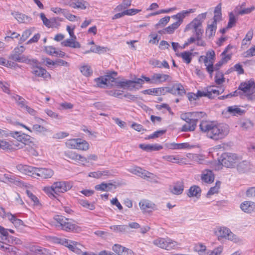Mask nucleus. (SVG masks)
<instances>
[{"instance_id":"nucleus-1","label":"nucleus","mask_w":255,"mask_h":255,"mask_svg":"<svg viewBox=\"0 0 255 255\" xmlns=\"http://www.w3.org/2000/svg\"><path fill=\"white\" fill-rule=\"evenodd\" d=\"M201 130L210 138L217 140L226 136L230 131L225 124H217L213 122L202 121L199 125Z\"/></svg>"},{"instance_id":"nucleus-2","label":"nucleus","mask_w":255,"mask_h":255,"mask_svg":"<svg viewBox=\"0 0 255 255\" xmlns=\"http://www.w3.org/2000/svg\"><path fill=\"white\" fill-rule=\"evenodd\" d=\"M193 10L192 9L189 10H183L180 12L178 13L175 15H173L171 16L173 19L177 20V21L170 25L166 28L163 29L162 30L158 31V33L160 34H172L174 31L177 29L179 26L182 23L183 19L189 13L192 12Z\"/></svg>"},{"instance_id":"nucleus-3","label":"nucleus","mask_w":255,"mask_h":255,"mask_svg":"<svg viewBox=\"0 0 255 255\" xmlns=\"http://www.w3.org/2000/svg\"><path fill=\"white\" fill-rule=\"evenodd\" d=\"M117 72L113 71V83H115L118 87L123 88H128L129 90H133L134 89H138L136 88V84L141 85L143 84V80L142 79L136 78L134 80H122L119 81L113 76H116Z\"/></svg>"},{"instance_id":"nucleus-4","label":"nucleus","mask_w":255,"mask_h":255,"mask_svg":"<svg viewBox=\"0 0 255 255\" xmlns=\"http://www.w3.org/2000/svg\"><path fill=\"white\" fill-rule=\"evenodd\" d=\"M222 164L228 168L234 167L242 159L240 156L236 153H226L222 156Z\"/></svg>"},{"instance_id":"nucleus-5","label":"nucleus","mask_w":255,"mask_h":255,"mask_svg":"<svg viewBox=\"0 0 255 255\" xmlns=\"http://www.w3.org/2000/svg\"><path fill=\"white\" fill-rule=\"evenodd\" d=\"M153 244L156 247L167 250L174 249L178 245L176 241L168 238H158L153 240Z\"/></svg>"},{"instance_id":"nucleus-6","label":"nucleus","mask_w":255,"mask_h":255,"mask_svg":"<svg viewBox=\"0 0 255 255\" xmlns=\"http://www.w3.org/2000/svg\"><path fill=\"white\" fill-rule=\"evenodd\" d=\"M24 50L25 47L23 46L15 47L9 55V58L15 62L29 63L31 60L22 54Z\"/></svg>"},{"instance_id":"nucleus-7","label":"nucleus","mask_w":255,"mask_h":255,"mask_svg":"<svg viewBox=\"0 0 255 255\" xmlns=\"http://www.w3.org/2000/svg\"><path fill=\"white\" fill-rule=\"evenodd\" d=\"M219 233L221 237L227 239L235 243L238 244H242L243 243L242 239L233 234L231 231L227 227H221L219 230Z\"/></svg>"},{"instance_id":"nucleus-8","label":"nucleus","mask_w":255,"mask_h":255,"mask_svg":"<svg viewBox=\"0 0 255 255\" xmlns=\"http://www.w3.org/2000/svg\"><path fill=\"white\" fill-rule=\"evenodd\" d=\"M200 59H202L204 61L205 65L206 67V70L212 77L213 75V64L215 62V53L213 50H210L207 52L206 55L201 56Z\"/></svg>"},{"instance_id":"nucleus-9","label":"nucleus","mask_w":255,"mask_h":255,"mask_svg":"<svg viewBox=\"0 0 255 255\" xmlns=\"http://www.w3.org/2000/svg\"><path fill=\"white\" fill-rule=\"evenodd\" d=\"M238 90L242 91L248 95H251L255 92V82L251 80L242 83L239 86Z\"/></svg>"},{"instance_id":"nucleus-10","label":"nucleus","mask_w":255,"mask_h":255,"mask_svg":"<svg viewBox=\"0 0 255 255\" xmlns=\"http://www.w3.org/2000/svg\"><path fill=\"white\" fill-rule=\"evenodd\" d=\"M53 188L55 190V194L64 193L69 190L72 187V184L67 181L55 182L53 184Z\"/></svg>"},{"instance_id":"nucleus-11","label":"nucleus","mask_w":255,"mask_h":255,"mask_svg":"<svg viewBox=\"0 0 255 255\" xmlns=\"http://www.w3.org/2000/svg\"><path fill=\"white\" fill-rule=\"evenodd\" d=\"M0 216L3 218L7 217L8 219L14 225L15 227H19L23 225V221L19 219L16 218L14 215L11 214L10 213L6 214L4 209L1 208L0 209Z\"/></svg>"},{"instance_id":"nucleus-12","label":"nucleus","mask_w":255,"mask_h":255,"mask_svg":"<svg viewBox=\"0 0 255 255\" xmlns=\"http://www.w3.org/2000/svg\"><path fill=\"white\" fill-rule=\"evenodd\" d=\"M254 168L253 165L248 160L239 162L237 164V171L240 173H246L251 171Z\"/></svg>"},{"instance_id":"nucleus-13","label":"nucleus","mask_w":255,"mask_h":255,"mask_svg":"<svg viewBox=\"0 0 255 255\" xmlns=\"http://www.w3.org/2000/svg\"><path fill=\"white\" fill-rule=\"evenodd\" d=\"M139 205L141 210L144 213H150L156 209V205L148 200L140 201L139 203Z\"/></svg>"},{"instance_id":"nucleus-14","label":"nucleus","mask_w":255,"mask_h":255,"mask_svg":"<svg viewBox=\"0 0 255 255\" xmlns=\"http://www.w3.org/2000/svg\"><path fill=\"white\" fill-rule=\"evenodd\" d=\"M11 136L25 145L31 142V137L30 135L20 132L13 131L11 133Z\"/></svg>"},{"instance_id":"nucleus-15","label":"nucleus","mask_w":255,"mask_h":255,"mask_svg":"<svg viewBox=\"0 0 255 255\" xmlns=\"http://www.w3.org/2000/svg\"><path fill=\"white\" fill-rule=\"evenodd\" d=\"M16 169L21 173L30 176L36 175L37 168L24 164H18L16 166Z\"/></svg>"},{"instance_id":"nucleus-16","label":"nucleus","mask_w":255,"mask_h":255,"mask_svg":"<svg viewBox=\"0 0 255 255\" xmlns=\"http://www.w3.org/2000/svg\"><path fill=\"white\" fill-rule=\"evenodd\" d=\"M111 78H112V72H110L107 75L96 78L95 81L98 87L105 88L108 86Z\"/></svg>"},{"instance_id":"nucleus-17","label":"nucleus","mask_w":255,"mask_h":255,"mask_svg":"<svg viewBox=\"0 0 255 255\" xmlns=\"http://www.w3.org/2000/svg\"><path fill=\"white\" fill-rule=\"evenodd\" d=\"M184 185L183 181H178L173 183V185L169 187V190L171 193L174 195H180L184 190Z\"/></svg>"},{"instance_id":"nucleus-18","label":"nucleus","mask_w":255,"mask_h":255,"mask_svg":"<svg viewBox=\"0 0 255 255\" xmlns=\"http://www.w3.org/2000/svg\"><path fill=\"white\" fill-rule=\"evenodd\" d=\"M54 174V171L50 168H37L36 175L40 177L42 179L51 178Z\"/></svg>"},{"instance_id":"nucleus-19","label":"nucleus","mask_w":255,"mask_h":255,"mask_svg":"<svg viewBox=\"0 0 255 255\" xmlns=\"http://www.w3.org/2000/svg\"><path fill=\"white\" fill-rule=\"evenodd\" d=\"M168 80H171V77L167 74L156 73L152 75V84H160Z\"/></svg>"},{"instance_id":"nucleus-20","label":"nucleus","mask_w":255,"mask_h":255,"mask_svg":"<svg viewBox=\"0 0 255 255\" xmlns=\"http://www.w3.org/2000/svg\"><path fill=\"white\" fill-rule=\"evenodd\" d=\"M164 88L168 93L173 95L182 96L185 94V90L181 84H175L171 88L165 87Z\"/></svg>"},{"instance_id":"nucleus-21","label":"nucleus","mask_w":255,"mask_h":255,"mask_svg":"<svg viewBox=\"0 0 255 255\" xmlns=\"http://www.w3.org/2000/svg\"><path fill=\"white\" fill-rule=\"evenodd\" d=\"M31 73L36 76L42 77L44 79L50 78L51 77L50 75L46 69L39 66H33L32 68Z\"/></svg>"},{"instance_id":"nucleus-22","label":"nucleus","mask_w":255,"mask_h":255,"mask_svg":"<svg viewBox=\"0 0 255 255\" xmlns=\"http://www.w3.org/2000/svg\"><path fill=\"white\" fill-rule=\"evenodd\" d=\"M130 172L142 178L150 177L151 173L142 169L139 167H134L130 169Z\"/></svg>"},{"instance_id":"nucleus-23","label":"nucleus","mask_w":255,"mask_h":255,"mask_svg":"<svg viewBox=\"0 0 255 255\" xmlns=\"http://www.w3.org/2000/svg\"><path fill=\"white\" fill-rule=\"evenodd\" d=\"M201 178L203 182L206 183H210L214 181V175L212 171L210 170H205L202 171Z\"/></svg>"},{"instance_id":"nucleus-24","label":"nucleus","mask_w":255,"mask_h":255,"mask_svg":"<svg viewBox=\"0 0 255 255\" xmlns=\"http://www.w3.org/2000/svg\"><path fill=\"white\" fill-rule=\"evenodd\" d=\"M224 90L221 88L215 86H210L207 87L208 92V98L213 99L223 92Z\"/></svg>"},{"instance_id":"nucleus-25","label":"nucleus","mask_w":255,"mask_h":255,"mask_svg":"<svg viewBox=\"0 0 255 255\" xmlns=\"http://www.w3.org/2000/svg\"><path fill=\"white\" fill-rule=\"evenodd\" d=\"M240 207L245 212L251 213L255 212V203L252 201H245L242 203Z\"/></svg>"},{"instance_id":"nucleus-26","label":"nucleus","mask_w":255,"mask_h":255,"mask_svg":"<svg viewBox=\"0 0 255 255\" xmlns=\"http://www.w3.org/2000/svg\"><path fill=\"white\" fill-rule=\"evenodd\" d=\"M139 147L146 151H157L163 148V146L158 144H140Z\"/></svg>"},{"instance_id":"nucleus-27","label":"nucleus","mask_w":255,"mask_h":255,"mask_svg":"<svg viewBox=\"0 0 255 255\" xmlns=\"http://www.w3.org/2000/svg\"><path fill=\"white\" fill-rule=\"evenodd\" d=\"M165 91V88L164 87L161 88H152L150 89H147L142 91L141 92L143 94L146 95H161L164 94Z\"/></svg>"},{"instance_id":"nucleus-28","label":"nucleus","mask_w":255,"mask_h":255,"mask_svg":"<svg viewBox=\"0 0 255 255\" xmlns=\"http://www.w3.org/2000/svg\"><path fill=\"white\" fill-rule=\"evenodd\" d=\"M65 156L69 159L74 160L75 161L80 160L82 161H86L85 157L82 156V155L76 153L75 152L73 151H67L64 153Z\"/></svg>"},{"instance_id":"nucleus-29","label":"nucleus","mask_w":255,"mask_h":255,"mask_svg":"<svg viewBox=\"0 0 255 255\" xmlns=\"http://www.w3.org/2000/svg\"><path fill=\"white\" fill-rule=\"evenodd\" d=\"M189 113L193 122L192 125H195L196 127L197 126V122L199 120H201L202 118L206 116V114L202 112H189Z\"/></svg>"},{"instance_id":"nucleus-30","label":"nucleus","mask_w":255,"mask_h":255,"mask_svg":"<svg viewBox=\"0 0 255 255\" xmlns=\"http://www.w3.org/2000/svg\"><path fill=\"white\" fill-rule=\"evenodd\" d=\"M201 190L200 188L196 185L191 186L188 190L187 195L189 197H196L198 198L200 196Z\"/></svg>"},{"instance_id":"nucleus-31","label":"nucleus","mask_w":255,"mask_h":255,"mask_svg":"<svg viewBox=\"0 0 255 255\" xmlns=\"http://www.w3.org/2000/svg\"><path fill=\"white\" fill-rule=\"evenodd\" d=\"M193 250L197 252L199 255H208L209 252L207 251L206 247L202 243H198L195 245Z\"/></svg>"},{"instance_id":"nucleus-32","label":"nucleus","mask_w":255,"mask_h":255,"mask_svg":"<svg viewBox=\"0 0 255 255\" xmlns=\"http://www.w3.org/2000/svg\"><path fill=\"white\" fill-rule=\"evenodd\" d=\"M217 29V23L212 22L211 24L208 23L206 29V35L211 38L215 34Z\"/></svg>"},{"instance_id":"nucleus-33","label":"nucleus","mask_w":255,"mask_h":255,"mask_svg":"<svg viewBox=\"0 0 255 255\" xmlns=\"http://www.w3.org/2000/svg\"><path fill=\"white\" fill-rule=\"evenodd\" d=\"M221 3L218 4L215 8L214 10V15L213 17L214 23H217V22L220 21L222 20V13H221Z\"/></svg>"},{"instance_id":"nucleus-34","label":"nucleus","mask_w":255,"mask_h":255,"mask_svg":"<svg viewBox=\"0 0 255 255\" xmlns=\"http://www.w3.org/2000/svg\"><path fill=\"white\" fill-rule=\"evenodd\" d=\"M176 55L178 57H181L183 61L187 64H189L191 61L192 53L191 52L186 51Z\"/></svg>"},{"instance_id":"nucleus-35","label":"nucleus","mask_w":255,"mask_h":255,"mask_svg":"<svg viewBox=\"0 0 255 255\" xmlns=\"http://www.w3.org/2000/svg\"><path fill=\"white\" fill-rule=\"evenodd\" d=\"M12 14L13 15L14 17L20 23H25L28 22L30 20V17H29L28 16L18 12L12 13Z\"/></svg>"},{"instance_id":"nucleus-36","label":"nucleus","mask_w":255,"mask_h":255,"mask_svg":"<svg viewBox=\"0 0 255 255\" xmlns=\"http://www.w3.org/2000/svg\"><path fill=\"white\" fill-rule=\"evenodd\" d=\"M79 229V227L75 224V221L70 219L66 224V226L65 225L64 227V230L66 231H77Z\"/></svg>"},{"instance_id":"nucleus-37","label":"nucleus","mask_w":255,"mask_h":255,"mask_svg":"<svg viewBox=\"0 0 255 255\" xmlns=\"http://www.w3.org/2000/svg\"><path fill=\"white\" fill-rule=\"evenodd\" d=\"M87 4V2L84 0H77L76 1L72 2L70 5L73 8L85 9L87 8L86 4Z\"/></svg>"},{"instance_id":"nucleus-38","label":"nucleus","mask_w":255,"mask_h":255,"mask_svg":"<svg viewBox=\"0 0 255 255\" xmlns=\"http://www.w3.org/2000/svg\"><path fill=\"white\" fill-rule=\"evenodd\" d=\"M12 98L15 100L16 104L21 108H24L26 106L27 101L22 97L15 95L12 97Z\"/></svg>"},{"instance_id":"nucleus-39","label":"nucleus","mask_w":255,"mask_h":255,"mask_svg":"<svg viewBox=\"0 0 255 255\" xmlns=\"http://www.w3.org/2000/svg\"><path fill=\"white\" fill-rule=\"evenodd\" d=\"M110 174V172L109 171H98L96 172H90L89 176L96 178H100L104 176L109 175Z\"/></svg>"},{"instance_id":"nucleus-40","label":"nucleus","mask_w":255,"mask_h":255,"mask_svg":"<svg viewBox=\"0 0 255 255\" xmlns=\"http://www.w3.org/2000/svg\"><path fill=\"white\" fill-rule=\"evenodd\" d=\"M231 48H232L231 46H230V45H228L221 53L222 59L221 60L224 64L226 63L231 58L232 54H227L228 50Z\"/></svg>"},{"instance_id":"nucleus-41","label":"nucleus","mask_w":255,"mask_h":255,"mask_svg":"<svg viewBox=\"0 0 255 255\" xmlns=\"http://www.w3.org/2000/svg\"><path fill=\"white\" fill-rule=\"evenodd\" d=\"M55 219L57 222L60 224L61 229L63 230L65 225L66 226L67 223L70 221V219L60 215H57L55 217Z\"/></svg>"},{"instance_id":"nucleus-42","label":"nucleus","mask_w":255,"mask_h":255,"mask_svg":"<svg viewBox=\"0 0 255 255\" xmlns=\"http://www.w3.org/2000/svg\"><path fill=\"white\" fill-rule=\"evenodd\" d=\"M55 219L57 222L60 224L61 229L63 230L65 225L66 226L67 223L70 221V219L60 215H57L55 217Z\"/></svg>"},{"instance_id":"nucleus-43","label":"nucleus","mask_w":255,"mask_h":255,"mask_svg":"<svg viewBox=\"0 0 255 255\" xmlns=\"http://www.w3.org/2000/svg\"><path fill=\"white\" fill-rule=\"evenodd\" d=\"M80 70L82 74L86 77H89L93 74L91 67L88 65H84L80 68Z\"/></svg>"},{"instance_id":"nucleus-44","label":"nucleus","mask_w":255,"mask_h":255,"mask_svg":"<svg viewBox=\"0 0 255 255\" xmlns=\"http://www.w3.org/2000/svg\"><path fill=\"white\" fill-rule=\"evenodd\" d=\"M110 185H112V183H105L103 182L100 184L96 185L95 186V189L97 191L107 192L110 189Z\"/></svg>"},{"instance_id":"nucleus-45","label":"nucleus","mask_w":255,"mask_h":255,"mask_svg":"<svg viewBox=\"0 0 255 255\" xmlns=\"http://www.w3.org/2000/svg\"><path fill=\"white\" fill-rule=\"evenodd\" d=\"M30 251L31 252L37 255H45L47 252L46 249L38 246L31 247L30 248Z\"/></svg>"},{"instance_id":"nucleus-46","label":"nucleus","mask_w":255,"mask_h":255,"mask_svg":"<svg viewBox=\"0 0 255 255\" xmlns=\"http://www.w3.org/2000/svg\"><path fill=\"white\" fill-rule=\"evenodd\" d=\"M0 181L3 182H9L11 183H15L17 181L15 175L12 174H4L3 177V180Z\"/></svg>"},{"instance_id":"nucleus-47","label":"nucleus","mask_w":255,"mask_h":255,"mask_svg":"<svg viewBox=\"0 0 255 255\" xmlns=\"http://www.w3.org/2000/svg\"><path fill=\"white\" fill-rule=\"evenodd\" d=\"M162 158L166 161L173 163H179L182 160L178 156L174 155H164Z\"/></svg>"},{"instance_id":"nucleus-48","label":"nucleus","mask_w":255,"mask_h":255,"mask_svg":"<svg viewBox=\"0 0 255 255\" xmlns=\"http://www.w3.org/2000/svg\"><path fill=\"white\" fill-rule=\"evenodd\" d=\"M170 17L169 16H165L161 18L158 22L155 25V27L156 28H158L159 27H164L166 25L170 20Z\"/></svg>"},{"instance_id":"nucleus-49","label":"nucleus","mask_w":255,"mask_h":255,"mask_svg":"<svg viewBox=\"0 0 255 255\" xmlns=\"http://www.w3.org/2000/svg\"><path fill=\"white\" fill-rule=\"evenodd\" d=\"M79 203L83 207L91 210H94L95 208L94 204L89 202L86 200L79 199Z\"/></svg>"},{"instance_id":"nucleus-50","label":"nucleus","mask_w":255,"mask_h":255,"mask_svg":"<svg viewBox=\"0 0 255 255\" xmlns=\"http://www.w3.org/2000/svg\"><path fill=\"white\" fill-rule=\"evenodd\" d=\"M215 81L217 84L221 85L225 82L223 73L221 71H218L216 73Z\"/></svg>"},{"instance_id":"nucleus-51","label":"nucleus","mask_w":255,"mask_h":255,"mask_svg":"<svg viewBox=\"0 0 255 255\" xmlns=\"http://www.w3.org/2000/svg\"><path fill=\"white\" fill-rule=\"evenodd\" d=\"M78 141H80V138L71 139L68 140L66 142V144L69 148L77 149Z\"/></svg>"},{"instance_id":"nucleus-52","label":"nucleus","mask_w":255,"mask_h":255,"mask_svg":"<svg viewBox=\"0 0 255 255\" xmlns=\"http://www.w3.org/2000/svg\"><path fill=\"white\" fill-rule=\"evenodd\" d=\"M228 112L233 115H241L243 111L237 106H231L228 108Z\"/></svg>"},{"instance_id":"nucleus-53","label":"nucleus","mask_w":255,"mask_h":255,"mask_svg":"<svg viewBox=\"0 0 255 255\" xmlns=\"http://www.w3.org/2000/svg\"><path fill=\"white\" fill-rule=\"evenodd\" d=\"M77 146V149L87 150L89 149V145L86 141L80 138V141H78Z\"/></svg>"},{"instance_id":"nucleus-54","label":"nucleus","mask_w":255,"mask_h":255,"mask_svg":"<svg viewBox=\"0 0 255 255\" xmlns=\"http://www.w3.org/2000/svg\"><path fill=\"white\" fill-rule=\"evenodd\" d=\"M131 0H124L121 4L117 6L116 9L119 11L126 9L131 5Z\"/></svg>"},{"instance_id":"nucleus-55","label":"nucleus","mask_w":255,"mask_h":255,"mask_svg":"<svg viewBox=\"0 0 255 255\" xmlns=\"http://www.w3.org/2000/svg\"><path fill=\"white\" fill-rule=\"evenodd\" d=\"M202 24V22L200 21V20L197 19L196 18L193 19V20L189 23L186 27V29L187 28H193L195 29L199 28Z\"/></svg>"},{"instance_id":"nucleus-56","label":"nucleus","mask_w":255,"mask_h":255,"mask_svg":"<svg viewBox=\"0 0 255 255\" xmlns=\"http://www.w3.org/2000/svg\"><path fill=\"white\" fill-rule=\"evenodd\" d=\"M180 118L182 120L188 123V125H192V124H193L189 112L182 114L180 115Z\"/></svg>"},{"instance_id":"nucleus-57","label":"nucleus","mask_w":255,"mask_h":255,"mask_svg":"<svg viewBox=\"0 0 255 255\" xmlns=\"http://www.w3.org/2000/svg\"><path fill=\"white\" fill-rule=\"evenodd\" d=\"M26 193L27 196L30 199L31 201L33 202L34 205H38L40 204L38 199L32 193L28 190H26Z\"/></svg>"},{"instance_id":"nucleus-58","label":"nucleus","mask_w":255,"mask_h":255,"mask_svg":"<svg viewBox=\"0 0 255 255\" xmlns=\"http://www.w3.org/2000/svg\"><path fill=\"white\" fill-rule=\"evenodd\" d=\"M124 250V247L119 245L115 244L113 246V255H121L122 251Z\"/></svg>"},{"instance_id":"nucleus-59","label":"nucleus","mask_w":255,"mask_h":255,"mask_svg":"<svg viewBox=\"0 0 255 255\" xmlns=\"http://www.w3.org/2000/svg\"><path fill=\"white\" fill-rule=\"evenodd\" d=\"M32 130L39 133H43L47 131L46 128L38 124H35L33 126Z\"/></svg>"},{"instance_id":"nucleus-60","label":"nucleus","mask_w":255,"mask_h":255,"mask_svg":"<svg viewBox=\"0 0 255 255\" xmlns=\"http://www.w3.org/2000/svg\"><path fill=\"white\" fill-rule=\"evenodd\" d=\"M237 21V18L235 15L231 12L229 14V20L228 23L227 28H232L234 26Z\"/></svg>"},{"instance_id":"nucleus-61","label":"nucleus","mask_w":255,"mask_h":255,"mask_svg":"<svg viewBox=\"0 0 255 255\" xmlns=\"http://www.w3.org/2000/svg\"><path fill=\"white\" fill-rule=\"evenodd\" d=\"M31 34V31L30 29H26L23 31L21 36L20 38V43L24 42Z\"/></svg>"},{"instance_id":"nucleus-62","label":"nucleus","mask_w":255,"mask_h":255,"mask_svg":"<svg viewBox=\"0 0 255 255\" xmlns=\"http://www.w3.org/2000/svg\"><path fill=\"white\" fill-rule=\"evenodd\" d=\"M0 148L5 150L12 149V146L8 142L3 140L0 141Z\"/></svg>"},{"instance_id":"nucleus-63","label":"nucleus","mask_w":255,"mask_h":255,"mask_svg":"<svg viewBox=\"0 0 255 255\" xmlns=\"http://www.w3.org/2000/svg\"><path fill=\"white\" fill-rule=\"evenodd\" d=\"M40 17L43 21V24L46 27L48 28L52 27V24H50V19L47 18L43 13L40 14Z\"/></svg>"},{"instance_id":"nucleus-64","label":"nucleus","mask_w":255,"mask_h":255,"mask_svg":"<svg viewBox=\"0 0 255 255\" xmlns=\"http://www.w3.org/2000/svg\"><path fill=\"white\" fill-rule=\"evenodd\" d=\"M223 251V246H220L212 251L210 255H221Z\"/></svg>"}]
</instances>
